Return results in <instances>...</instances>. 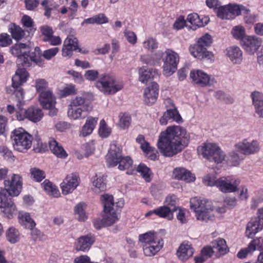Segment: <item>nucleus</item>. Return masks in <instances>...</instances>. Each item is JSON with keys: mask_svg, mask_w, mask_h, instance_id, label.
Returning <instances> with one entry per match:
<instances>
[{"mask_svg": "<svg viewBox=\"0 0 263 263\" xmlns=\"http://www.w3.org/2000/svg\"><path fill=\"white\" fill-rule=\"evenodd\" d=\"M189 139V134L184 128L178 125L170 126L161 132L157 147L163 156L172 157L187 145Z\"/></svg>", "mask_w": 263, "mask_h": 263, "instance_id": "1", "label": "nucleus"}, {"mask_svg": "<svg viewBox=\"0 0 263 263\" xmlns=\"http://www.w3.org/2000/svg\"><path fill=\"white\" fill-rule=\"evenodd\" d=\"M145 256L152 257L156 255L164 246L163 239L154 231H149L138 236Z\"/></svg>", "mask_w": 263, "mask_h": 263, "instance_id": "2", "label": "nucleus"}, {"mask_svg": "<svg viewBox=\"0 0 263 263\" xmlns=\"http://www.w3.org/2000/svg\"><path fill=\"white\" fill-rule=\"evenodd\" d=\"M92 109V105L84 97L77 96L70 101L68 106L67 116L72 120H81L85 118Z\"/></svg>", "mask_w": 263, "mask_h": 263, "instance_id": "3", "label": "nucleus"}, {"mask_svg": "<svg viewBox=\"0 0 263 263\" xmlns=\"http://www.w3.org/2000/svg\"><path fill=\"white\" fill-rule=\"evenodd\" d=\"M106 160L108 166L114 167L118 165L120 170L129 169L132 167L133 163L129 157L122 156L121 149L115 143L110 144Z\"/></svg>", "mask_w": 263, "mask_h": 263, "instance_id": "4", "label": "nucleus"}, {"mask_svg": "<svg viewBox=\"0 0 263 263\" xmlns=\"http://www.w3.org/2000/svg\"><path fill=\"white\" fill-rule=\"evenodd\" d=\"M10 140L14 150L25 153L31 148L33 137L23 128L18 127L11 132Z\"/></svg>", "mask_w": 263, "mask_h": 263, "instance_id": "5", "label": "nucleus"}, {"mask_svg": "<svg viewBox=\"0 0 263 263\" xmlns=\"http://www.w3.org/2000/svg\"><path fill=\"white\" fill-rule=\"evenodd\" d=\"M190 208L195 213L197 220L208 221L214 217L212 202L206 199L194 197L190 200Z\"/></svg>", "mask_w": 263, "mask_h": 263, "instance_id": "6", "label": "nucleus"}, {"mask_svg": "<svg viewBox=\"0 0 263 263\" xmlns=\"http://www.w3.org/2000/svg\"><path fill=\"white\" fill-rule=\"evenodd\" d=\"M96 86L104 94L111 95L121 90L123 87V83L117 81L113 74L105 73L100 76Z\"/></svg>", "mask_w": 263, "mask_h": 263, "instance_id": "7", "label": "nucleus"}, {"mask_svg": "<svg viewBox=\"0 0 263 263\" xmlns=\"http://www.w3.org/2000/svg\"><path fill=\"white\" fill-rule=\"evenodd\" d=\"M197 151L199 154L208 159L209 161L217 164L221 163L225 159L224 152L216 144L205 143L198 146Z\"/></svg>", "mask_w": 263, "mask_h": 263, "instance_id": "8", "label": "nucleus"}, {"mask_svg": "<svg viewBox=\"0 0 263 263\" xmlns=\"http://www.w3.org/2000/svg\"><path fill=\"white\" fill-rule=\"evenodd\" d=\"M101 200L104 206L103 219L106 226H110L119 220V216L115 211L114 197L109 194L101 196Z\"/></svg>", "mask_w": 263, "mask_h": 263, "instance_id": "9", "label": "nucleus"}, {"mask_svg": "<svg viewBox=\"0 0 263 263\" xmlns=\"http://www.w3.org/2000/svg\"><path fill=\"white\" fill-rule=\"evenodd\" d=\"M179 59V54L174 50L167 49L164 51L162 59L163 62L162 69L165 76L170 77L176 72Z\"/></svg>", "mask_w": 263, "mask_h": 263, "instance_id": "10", "label": "nucleus"}, {"mask_svg": "<svg viewBox=\"0 0 263 263\" xmlns=\"http://www.w3.org/2000/svg\"><path fill=\"white\" fill-rule=\"evenodd\" d=\"M0 210L3 217L8 219H13L17 212L16 205L3 189H0Z\"/></svg>", "mask_w": 263, "mask_h": 263, "instance_id": "11", "label": "nucleus"}, {"mask_svg": "<svg viewBox=\"0 0 263 263\" xmlns=\"http://www.w3.org/2000/svg\"><path fill=\"white\" fill-rule=\"evenodd\" d=\"M234 147L237 152L245 156L253 155L257 153L260 149L257 141L248 139H243L237 142Z\"/></svg>", "mask_w": 263, "mask_h": 263, "instance_id": "12", "label": "nucleus"}, {"mask_svg": "<svg viewBox=\"0 0 263 263\" xmlns=\"http://www.w3.org/2000/svg\"><path fill=\"white\" fill-rule=\"evenodd\" d=\"M190 77L194 84L201 87L212 86L216 83L213 77L200 69L192 70Z\"/></svg>", "mask_w": 263, "mask_h": 263, "instance_id": "13", "label": "nucleus"}, {"mask_svg": "<svg viewBox=\"0 0 263 263\" xmlns=\"http://www.w3.org/2000/svg\"><path fill=\"white\" fill-rule=\"evenodd\" d=\"M240 180L232 176L218 179L217 188L223 193H234L238 191Z\"/></svg>", "mask_w": 263, "mask_h": 263, "instance_id": "14", "label": "nucleus"}, {"mask_svg": "<svg viewBox=\"0 0 263 263\" xmlns=\"http://www.w3.org/2000/svg\"><path fill=\"white\" fill-rule=\"evenodd\" d=\"M5 189L11 196H17L21 192L23 185V179L19 174H13L10 179L4 181Z\"/></svg>", "mask_w": 263, "mask_h": 263, "instance_id": "15", "label": "nucleus"}, {"mask_svg": "<svg viewBox=\"0 0 263 263\" xmlns=\"http://www.w3.org/2000/svg\"><path fill=\"white\" fill-rule=\"evenodd\" d=\"M80 183V178L78 174L71 173L67 175L60 184L62 194L67 195L72 193Z\"/></svg>", "mask_w": 263, "mask_h": 263, "instance_id": "16", "label": "nucleus"}, {"mask_svg": "<svg viewBox=\"0 0 263 263\" xmlns=\"http://www.w3.org/2000/svg\"><path fill=\"white\" fill-rule=\"evenodd\" d=\"M262 40L255 35H246L242 39L241 45L250 54H253L261 46Z\"/></svg>", "mask_w": 263, "mask_h": 263, "instance_id": "17", "label": "nucleus"}, {"mask_svg": "<svg viewBox=\"0 0 263 263\" xmlns=\"http://www.w3.org/2000/svg\"><path fill=\"white\" fill-rule=\"evenodd\" d=\"M159 85L156 82H152L144 90L143 100L145 104L151 105L154 104L158 98Z\"/></svg>", "mask_w": 263, "mask_h": 263, "instance_id": "18", "label": "nucleus"}, {"mask_svg": "<svg viewBox=\"0 0 263 263\" xmlns=\"http://www.w3.org/2000/svg\"><path fill=\"white\" fill-rule=\"evenodd\" d=\"M42 54L40 48L36 47L33 51L27 52V55L23 64V66L29 67L32 65V63H34L40 67H43L44 62L42 58Z\"/></svg>", "mask_w": 263, "mask_h": 263, "instance_id": "19", "label": "nucleus"}, {"mask_svg": "<svg viewBox=\"0 0 263 263\" xmlns=\"http://www.w3.org/2000/svg\"><path fill=\"white\" fill-rule=\"evenodd\" d=\"M95 241V236L89 234L82 236L76 240L74 247L77 251L87 252L89 250Z\"/></svg>", "mask_w": 263, "mask_h": 263, "instance_id": "20", "label": "nucleus"}, {"mask_svg": "<svg viewBox=\"0 0 263 263\" xmlns=\"http://www.w3.org/2000/svg\"><path fill=\"white\" fill-rule=\"evenodd\" d=\"M78 49V41L72 35H69L64 41L62 49V55L64 57H70L73 51Z\"/></svg>", "mask_w": 263, "mask_h": 263, "instance_id": "21", "label": "nucleus"}, {"mask_svg": "<svg viewBox=\"0 0 263 263\" xmlns=\"http://www.w3.org/2000/svg\"><path fill=\"white\" fill-rule=\"evenodd\" d=\"M194 251L191 243L188 241H184L180 245L176 254L180 260L185 261L192 256Z\"/></svg>", "mask_w": 263, "mask_h": 263, "instance_id": "22", "label": "nucleus"}, {"mask_svg": "<svg viewBox=\"0 0 263 263\" xmlns=\"http://www.w3.org/2000/svg\"><path fill=\"white\" fill-rule=\"evenodd\" d=\"M39 100L44 108H51L54 107L56 103L55 98L50 89L40 94Z\"/></svg>", "mask_w": 263, "mask_h": 263, "instance_id": "23", "label": "nucleus"}, {"mask_svg": "<svg viewBox=\"0 0 263 263\" xmlns=\"http://www.w3.org/2000/svg\"><path fill=\"white\" fill-rule=\"evenodd\" d=\"M10 52L13 55L17 57V62H21L23 65L27 52H29V47L25 44H16L10 48Z\"/></svg>", "mask_w": 263, "mask_h": 263, "instance_id": "24", "label": "nucleus"}, {"mask_svg": "<svg viewBox=\"0 0 263 263\" xmlns=\"http://www.w3.org/2000/svg\"><path fill=\"white\" fill-rule=\"evenodd\" d=\"M263 229V220L252 218L247 224L246 234L248 238L253 237Z\"/></svg>", "mask_w": 263, "mask_h": 263, "instance_id": "25", "label": "nucleus"}, {"mask_svg": "<svg viewBox=\"0 0 263 263\" xmlns=\"http://www.w3.org/2000/svg\"><path fill=\"white\" fill-rule=\"evenodd\" d=\"M251 97L256 114L259 117L263 118V94L255 91L251 93Z\"/></svg>", "mask_w": 263, "mask_h": 263, "instance_id": "26", "label": "nucleus"}, {"mask_svg": "<svg viewBox=\"0 0 263 263\" xmlns=\"http://www.w3.org/2000/svg\"><path fill=\"white\" fill-rule=\"evenodd\" d=\"M28 77L29 74L25 68H18L12 78L13 88H18L22 84L25 83Z\"/></svg>", "mask_w": 263, "mask_h": 263, "instance_id": "27", "label": "nucleus"}, {"mask_svg": "<svg viewBox=\"0 0 263 263\" xmlns=\"http://www.w3.org/2000/svg\"><path fill=\"white\" fill-rule=\"evenodd\" d=\"M186 21L196 29V27H202L206 25L210 18L208 16H203L201 17L197 13H193L188 15Z\"/></svg>", "mask_w": 263, "mask_h": 263, "instance_id": "28", "label": "nucleus"}, {"mask_svg": "<svg viewBox=\"0 0 263 263\" xmlns=\"http://www.w3.org/2000/svg\"><path fill=\"white\" fill-rule=\"evenodd\" d=\"M174 178L178 180H184L186 182H191L195 181V176L190 171L184 168L178 167L173 171Z\"/></svg>", "mask_w": 263, "mask_h": 263, "instance_id": "29", "label": "nucleus"}, {"mask_svg": "<svg viewBox=\"0 0 263 263\" xmlns=\"http://www.w3.org/2000/svg\"><path fill=\"white\" fill-rule=\"evenodd\" d=\"M98 121V118L89 116L87 118L84 125L80 131V136L85 137L90 135L94 130Z\"/></svg>", "mask_w": 263, "mask_h": 263, "instance_id": "30", "label": "nucleus"}, {"mask_svg": "<svg viewBox=\"0 0 263 263\" xmlns=\"http://www.w3.org/2000/svg\"><path fill=\"white\" fill-rule=\"evenodd\" d=\"M92 190L97 193L105 191L106 189V177L104 175L97 174L92 180Z\"/></svg>", "mask_w": 263, "mask_h": 263, "instance_id": "31", "label": "nucleus"}, {"mask_svg": "<svg viewBox=\"0 0 263 263\" xmlns=\"http://www.w3.org/2000/svg\"><path fill=\"white\" fill-rule=\"evenodd\" d=\"M226 54L233 63L239 64L242 61V51L237 46H231L227 48Z\"/></svg>", "mask_w": 263, "mask_h": 263, "instance_id": "32", "label": "nucleus"}, {"mask_svg": "<svg viewBox=\"0 0 263 263\" xmlns=\"http://www.w3.org/2000/svg\"><path fill=\"white\" fill-rule=\"evenodd\" d=\"M18 223L25 228L32 229L36 224L32 219L29 213L24 211H20L18 213Z\"/></svg>", "mask_w": 263, "mask_h": 263, "instance_id": "33", "label": "nucleus"}, {"mask_svg": "<svg viewBox=\"0 0 263 263\" xmlns=\"http://www.w3.org/2000/svg\"><path fill=\"white\" fill-rule=\"evenodd\" d=\"M6 240L11 244H15L20 241L21 233L18 229L14 226L8 227L5 233Z\"/></svg>", "mask_w": 263, "mask_h": 263, "instance_id": "34", "label": "nucleus"}, {"mask_svg": "<svg viewBox=\"0 0 263 263\" xmlns=\"http://www.w3.org/2000/svg\"><path fill=\"white\" fill-rule=\"evenodd\" d=\"M139 80L142 83H146L148 80L154 79L158 75V71L152 68H141L139 70Z\"/></svg>", "mask_w": 263, "mask_h": 263, "instance_id": "35", "label": "nucleus"}, {"mask_svg": "<svg viewBox=\"0 0 263 263\" xmlns=\"http://www.w3.org/2000/svg\"><path fill=\"white\" fill-rule=\"evenodd\" d=\"M48 143L50 149L58 157L65 158L67 156L65 151L54 139H50Z\"/></svg>", "mask_w": 263, "mask_h": 263, "instance_id": "36", "label": "nucleus"}, {"mask_svg": "<svg viewBox=\"0 0 263 263\" xmlns=\"http://www.w3.org/2000/svg\"><path fill=\"white\" fill-rule=\"evenodd\" d=\"M108 21V18L104 13H99L91 17L85 19L81 23V26H84L85 24H96L98 25L104 24L107 23Z\"/></svg>", "mask_w": 263, "mask_h": 263, "instance_id": "37", "label": "nucleus"}, {"mask_svg": "<svg viewBox=\"0 0 263 263\" xmlns=\"http://www.w3.org/2000/svg\"><path fill=\"white\" fill-rule=\"evenodd\" d=\"M28 119L33 122L37 123L41 121L43 117L44 114L41 109L30 107L27 109Z\"/></svg>", "mask_w": 263, "mask_h": 263, "instance_id": "38", "label": "nucleus"}, {"mask_svg": "<svg viewBox=\"0 0 263 263\" xmlns=\"http://www.w3.org/2000/svg\"><path fill=\"white\" fill-rule=\"evenodd\" d=\"M212 247L215 252H217L219 255H223L229 252L226 241L222 238H218L212 242Z\"/></svg>", "mask_w": 263, "mask_h": 263, "instance_id": "39", "label": "nucleus"}, {"mask_svg": "<svg viewBox=\"0 0 263 263\" xmlns=\"http://www.w3.org/2000/svg\"><path fill=\"white\" fill-rule=\"evenodd\" d=\"M175 209H171L167 206H161L155 209V215L159 217L171 220L173 218V213Z\"/></svg>", "mask_w": 263, "mask_h": 263, "instance_id": "40", "label": "nucleus"}, {"mask_svg": "<svg viewBox=\"0 0 263 263\" xmlns=\"http://www.w3.org/2000/svg\"><path fill=\"white\" fill-rule=\"evenodd\" d=\"M41 186L48 195L54 197L60 196V193L58 188L48 180H45Z\"/></svg>", "mask_w": 263, "mask_h": 263, "instance_id": "41", "label": "nucleus"}, {"mask_svg": "<svg viewBox=\"0 0 263 263\" xmlns=\"http://www.w3.org/2000/svg\"><path fill=\"white\" fill-rule=\"evenodd\" d=\"M8 30L11 33L13 39L19 41L24 36V31L18 26L14 24H11L8 27Z\"/></svg>", "mask_w": 263, "mask_h": 263, "instance_id": "42", "label": "nucleus"}, {"mask_svg": "<svg viewBox=\"0 0 263 263\" xmlns=\"http://www.w3.org/2000/svg\"><path fill=\"white\" fill-rule=\"evenodd\" d=\"M228 6L232 16V20L235 18L236 16L241 15L242 12L246 13L248 11V10L242 5L229 4Z\"/></svg>", "mask_w": 263, "mask_h": 263, "instance_id": "43", "label": "nucleus"}, {"mask_svg": "<svg viewBox=\"0 0 263 263\" xmlns=\"http://www.w3.org/2000/svg\"><path fill=\"white\" fill-rule=\"evenodd\" d=\"M158 45L156 39L151 36L146 37L142 43L143 48L149 52H153L154 50L157 49Z\"/></svg>", "mask_w": 263, "mask_h": 263, "instance_id": "44", "label": "nucleus"}, {"mask_svg": "<svg viewBox=\"0 0 263 263\" xmlns=\"http://www.w3.org/2000/svg\"><path fill=\"white\" fill-rule=\"evenodd\" d=\"M240 154L238 152H237L234 148V150L229 154L227 160L228 163L232 166L239 165L240 161L243 160V158Z\"/></svg>", "mask_w": 263, "mask_h": 263, "instance_id": "45", "label": "nucleus"}, {"mask_svg": "<svg viewBox=\"0 0 263 263\" xmlns=\"http://www.w3.org/2000/svg\"><path fill=\"white\" fill-rule=\"evenodd\" d=\"M137 171L146 182H150L152 173L151 170L144 164L140 163L137 167Z\"/></svg>", "mask_w": 263, "mask_h": 263, "instance_id": "46", "label": "nucleus"}, {"mask_svg": "<svg viewBox=\"0 0 263 263\" xmlns=\"http://www.w3.org/2000/svg\"><path fill=\"white\" fill-rule=\"evenodd\" d=\"M76 93L75 86L72 84H67L64 87L58 90V95L60 98H65Z\"/></svg>", "mask_w": 263, "mask_h": 263, "instance_id": "47", "label": "nucleus"}, {"mask_svg": "<svg viewBox=\"0 0 263 263\" xmlns=\"http://www.w3.org/2000/svg\"><path fill=\"white\" fill-rule=\"evenodd\" d=\"M205 47L200 45L198 43L196 45L191 46L189 48L191 54L195 58L202 59L204 52L205 51Z\"/></svg>", "mask_w": 263, "mask_h": 263, "instance_id": "48", "label": "nucleus"}, {"mask_svg": "<svg viewBox=\"0 0 263 263\" xmlns=\"http://www.w3.org/2000/svg\"><path fill=\"white\" fill-rule=\"evenodd\" d=\"M85 204L84 203H79L74 208V212L78 216L79 221H84L87 219V216L85 213Z\"/></svg>", "mask_w": 263, "mask_h": 263, "instance_id": "49", "label": "nucleus"}, {"mask_svg": "<svg viewBox=\"0 0 263 263\" xmlns=\"http://www.w3.org/2000/svg\"><path fill=\"white\" fill-rule=\"evenodd\" d=\"M245 33L244 27L241 25L234 26L231 30L233 37L237 40L240 41V44L242 42V39L246 36Z\"/></svg>", "mask_w": 263, "mask_h": 263, "instance_id": "50", "label": "nucleus"}, {"mask_svg": "<svg viewBox=\"0 0 263 263\" xmlns=\"http://www.w3.org/2000/svg\"><path fill=\"white\" fill-rule=\"evenodd\" d=\"M217 15L221 19L232 20L228 5L220 6L217 10Z\"/></svg>", "mask_w": 263, "mask_h": 263, "instance_id": "51", "label": "nucleus"}, {"mask_svg": "<svg viewBox=\"0 0 263 263\" xmlns=\"http://www.w3.org/2000/svg\"><path fill=\"white\" fill-rule=\"evenodd\" d=\"M165 113V116H167L169 119H172L177 123L182 122V119L176 107L173 109L169 108L166 110Z\"/></svg>", "mask_w": 263, "mask_h": 263, "instance_id": "52", "label": "nucleus"}, {"mask_svg": "<svg viewBox=\"0 0 263 263\" xmlns=\"http://www.w3.org/2000/svg\"><path fill=\"white\" fill-rule=\"evenodd\" d=\"M30 174L31 178L36 182H41L46 177L44 171L35 167L30 169Z\"/></svg>", "mask_w": 263, "mask_h": 263, "instance_id": "53", "label": "nucleus"}, {"mask_svg": "<svg viewBox=\"0 0 263 263\" xmlns=\"http://www.w3.org/2000/svg\"><path fill=\"white\" fill-rule=\"evenodd\" d=\"M253 252L256 250L263 251V238L256 237L252 240L249 243Z\"/></svg>", "mask_w": 263, "mask_h": 263, "instance_id": "54", "label": "nucleus"}, {"mask_svg": "<svg viewBox=\"0 0 263 263\" xmlns=\"http://www.w3.org/2000/svg\"><path fill=\"white\" fill-rule=\"evenodd\" d=\"M111 131V128L107 126L105 120H101L99 129V135L102 138H107L110 134Z\"/></svg>", "mask_w": 263, "mask_h": 263, "instance_id": "55", "label": "nucleus"}, {"mask_svg": "<svg viewBox=\"0 0 263 263\" xmlns=\"http://www.w3.org/2000/svg\"><path fill=\"white\" fill-rule=\"evenodd\" d=\"M35 87L37 92L40 94L49 89L47 88V82L45 79H38L35 81Z\"/></svg>", "mask_w": 263, "mask_h": 263, "instance_id": "56", "label": "nucleus"}, {"mask_svg": "<svg viewBox=\"0 0 263 263\" xmlns=\"http://www.w3.org/2000/svg\"><path fill=\"white\" fill-rule=\"evenodd\" d=\"M177 200V198L175 195L167 196L165 200V206H167L171 209L174 208V212L176 211L179 209V207L176 206Z\"/></svg>", "mask_w": 263, "mask_h": 263, "instance_id": "57", "label": "nucleus"}, {"mask_svg": "<svg viewBox=\"0 0 263 263\" xmlns=\"http://www.w3.org/2000/svg\"><path fill=\"white\" fill-rule=\"evenodd\" d=\"M212 41L213 39L211 35L208 33H205L199 39L197 43L206 48L212 44Z\"/></svg>", "mask_w": 263, "mask_h": 263, "instance_id": "58", "label": "nucleus"}, {"mask_svg": "<svg viewBox=\"0 0 263 263\" xmlns=\"http://www.w3.org/2000/svg\"><path fill=\"white\" fill-rule=\"evenodd\" d=\"M205 185L210 186H216L217 187L218 179L214 175H207L203 179Z\"/></svg>", "mask_w": 263, "mask_h": 263, "instance_id": "59", "label": "nucleus"}, {"mask_svg": "<svg viewBox=\"0 0 263 263\" xmlns=\"http://www.w3.org/2000/svg\"><path fill=\"white\" fill-rule=\"evenodd\" d=\"M59 51L58 47H53L44 51L42 56L46 60H50L54 57Z\"/></svg>", "mask_w": 263, "mask_h": 263, "instance_id": "60", "label": "nucleus"}, {"mask_svg": "<svg viewBox=\"0 0 263 263\" xmlns=\"http://www.w3.org/2000/svg\"><path fill=\"white\" fill-rule=\"evenodd\" d=\"M131 123L130 117L126 114H124L120 117L119 125L122 128H128Z\"/></svg>", "mask_w": 263, "mask_h": 263, "instance_id": "61", "label": "nucleus"}, {"mask_svg": "<svg viewBox=\"0 0 263 263\" xmlns=\"http://www.w3.org/2000/svg\"><path fill=\"white\" fill-rule=\"evenodd\" d=\"M214 96L216 98L224 101L227 103H232L233 102V99L230 96L221 90L216 91Z\"/></svg>", "mask_w": 263, "mask_h": 263, "instance_id": "62", "label": "nucleus"}, {"mask_svg": "<svg viewBox=\"0 0 263 263\" xmlns=\"http://www.w3.org/2000/svg\"><path fill=\"white\" fill-rule=\"evenodd\" d=\"M78 5L75 0H72L70 3L68 13V17L70 20H73L77 15Z\"/></svg>", "mask_w": 263, "mask_h": 263, "instance_id": "63", "label": "nucleus"}, {"mask_svg": "<svg viewBox=\"0 0 263 263\" xmlns=\"http://www.w3.org/2000/svg\"><path fill=\"white\" fill-rule=\"evenodd\" d=\"M12 39L7 33H1L0 34V46L7 47L11 44Z\"/></svg>", "mask_w": 263, "mask_h": 263, "instance_id": "64", "label": "nucleus"}]
</instances>
